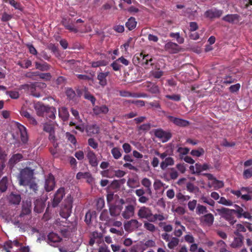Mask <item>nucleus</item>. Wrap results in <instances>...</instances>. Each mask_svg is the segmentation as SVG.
I'll use <instances>...</instances> for the list:
<instances>
[{
  "instance_id": "cd10ccee",
  "label": "nucleus",
  "mask_w": 252,
  "mask_h": 252,
  "mask_svg": "<svg viewBox=\"0 0 252 252\" xmlns=\"http://www.w3.org/2000/svg\"><path fill=\"white\" fill-rule=\"evenodd\" d=\"M59 117L63 121H66L68 120L69 114L67 109L65 107H62L59 109Z\"/></svg>"
},
{
  "instance_id": "864d4df0",
  "label": "nucleus",
  "mask_w": 252,
  "mask_h": 252,
  "mask_svg": "<svg viewBox=\"0 0 252 252\" xmlns=\"http://www.w3.org/2000/svg\"><path fill=\"white\" fill-rule=\"evenodd\" d=\"M99 218L101 220L108 221L110 220V218L109 216L108 212L107 210H104L101 212Z\"/></svg>"
},
{
  "instance_id": "a19ab883",
  "label": "nucleus",
  "mask_w": 252,
  "mask_h": 252,
  "mask_svg": "<svg viewBox=\"0 0 252 252\" xmlns=\"http://www.w3.org/2000/svg\"><path fill=\"white\" fill-rule=\"evenodd\" d=\"M208 212L207 208L200 204H197L196 209V213L198 215H203Z\"/></svg>"
},
{
  "instance_id": "bb28decb",
  "label": "nucleus",
  "mask_w": 252,
  "mask_h": 252,
  "mask_svg": "<svg viewBox=\"0 0 252 252\" xmlns=\"http://www.w3.org/2000/svg\"><path fill=\"white\" fill-rule=\"evenodd\" d=\"M141 184L146 188V192L148 194L151 195L152 191L151 189L152 183L150 179L144 178L141 181Z\"/></svg>"
},
{
  "instance_id": "6e6d98bb",
  "label": "nucleus",
  "mask_w": 252,
  "mask_h": 252,
  "mask_svg": "<svg viewBox=\"0 0 252 252\" xmlns=\"http://www.w3.org/2000/svg\"><path fill=\"white\" fill-rule=\"evenodd\" d=\"M166 98L175 101H180L181 99V95L179 94H173L172 95L167 94L165 95Z\"/></svg>"
},
{
  "instance_id": "6ab92c4d",
  "label": "nucleus",
  "mask_w": 252,
  "mask_h": 252,
  "mask_svg": "<svg viewBox=\"0 0 252 252\" xmlns=\"http://www.w3.org/2000/svg\"><path fill=\"white\" fill-rule=\"evenodd\" d=\"M87 157L90 164L93 167H96L98 165L97 158L95 153L89 148L87 154Z\"/></svg>"
},
{
  "instance_id": "8fccbe9b",
  "label": "nucleus",
  "mask_w": 252,
  "mask_h": 252,
  "mask_svg": "<svg viewBox=\"0 0 252 252\" xmlns=\"http://www.w3.org/2000/svg\"><path fill=\"white\" fill-rule=\"evenodd\" d=\"M19 129L21 131V140L24 143H25L28 141V138L26 135L27 133L26 131V127L23 126H21L20 127H19Z\"/></svg>"
},
{
  "instance_id": "0eeeda50",
  "label": "nucleus",
  "mask_w": 252,
  "mask_h": 252,
  "mask_svg": "<svg viewBox=\"0 0 252 252\" xmlns=\"http://www.w3.org/2000/svg\"><path fill=\"white\" fill-rule=\"evenodd\" d=\"M137 216L139 219H145L150 221L151 218H152L153 214L150 208L145 206H142L139 209L137 212Z\"/></svg>"
},
{
  "instance_id": "a878e982",
  "label": "nucleus",
  "mask_w": 252,
  "mask_h": 252,
  "mask_svg": "<svg viewBox=\"0 0 252 252\" xmlns=\"http://www.w3.org/2000/svg\"><path fill=\"white\" fill-rule=\"evenodd\" d=\"M109 74V72H99L97 74V79L99 81V84L101 86H105L107 85L106 77Z\"/></svg>"
},
{
  "instance_id": "9d476101",
  "label": "nucleus",
  "mask_w": 252,
  "mask_h": 252,
  "mask_svg": "<svg viewBox=\"0 0 252 252\" xmlns=\"http://www.w3.org/2000/svg\"><path fill=\"white\" fill-rule=\"evenodd\" d=\"M55 181L54 176L51 174H49L46 179L44 184V189L47 192L53 190L55 186Z\"/></svg>"
},
{
  "instance_id": "4d7b16f0",
  "label": "nucleus",
  "mask_w": 252,
  "mask_h": 252,
  "mask_svg": "<svg viewBox=\"0 0 252 252\" xmlns=\"http://www.w3.org/2000/svg\"><path fill=\"white\" fill-rule=\"evenodd\" d=\"M105 202L102 198H99L96 200V206L97 210H101L104 206Z\"/></svg>"
},
{
  "instance_id": "c85d7f7f",
  "label": "nucleus",
  "mask_w": 252,
  "mask_h": 252,
  "mask_svg": "<svg viewBox=\"0 0 252 252\" xmlns=\"http://www.w3.org/2000/svg\"><path fill=\"white\" fill-rule=\"evenodd\" d=\"M72 207L65 206L61 209L60 212V216L64 219L68 218L71 215Z\"/></svg>"
},
{
  "instance_id": "680f3d73",
  "label": "nucleus",
  "mask_w": 252,
  "mask_h": 252,
  "mask_svg": "<svg viewBox=\"0 0 252 252\" xmlns=\"http://www.w3.org/2000/svg\"><path fill=\"white\" fill-rule=\"evenodd\" d=\"M219 203L225 205L230 206H231L233 204L232 202L229 200H227L224 197H221L220 198V200L218 201Z\"/></svg>"
},
{
  "instance_id": "473e14b6",
  "label": "nucleus",
  "mask_w": 252,
  "mask_h": 252,
  "mask_svg": "<svg viewBox=\"0 0 252 252\" xmlns=\"http://www.w3.org/2000/svg\"><path fill=\"white\" fill-rule=\"evenodd\" d=\"M174 164V159L171 157H168L165 158V160L160 163V168L162 170H164L168 166L173 165Z\"/></svg>"
},
{
  "instance_id": "de8ad7c7",
  "label": "nucleus",
  "mask_w": 252,
  "mask_h": 252,
  "mask_svg": "<svg viewBox=\"0 0 252 252\" xmlns=\"http://www.w3.org/2000/svg\"><path fill=\"white\" fill-rule=\"evenodd\" d=\"M236 80L231 76H225L222 78L221 82L224 84H230L234 83Z\"/></svg>"
},
{
  "instance_id": "7c9ffc66",
  "label": "nucleus",
  "mask_w": 252,
  "mask_h": 252,
  "mask_svg": "<svg viewBox=\"0 0 252 252\" xmlns=\"http://www.w3.org/2000/svg\"><path fill=\"white\" fill-rule=\"evenodd\" d=\"M35 66L36 69L42 71H47L50 68V65L46 62L39 63L36 62H35Z\"/></svg>"
},
{
  "instance_id": "052dcab7",
  "label": "nucleus",
  "mask_w": 252,
  "mask_h": 252,
  "mask_svg": "<svg viewBox=\"0 0 252 252\" xmlns=\"http://www.w3.org/2000/svg\"><path fill=\"white\" fill-rule=\"evenodd\" d=\"M144 227L147 230H148L152 232H153L155 231V230H156L155 226L153 224L148 222L147 221L145 222L144 223Z\"/></svg>"
},
{
  "instance_id": "49530a36",
  "label": "nucleus",
  "mask_w": 252,
  "mask_h": 252,
  "mask_svg": "<svg viewBox=\"0 0 252 252\" xmlns=\"http://www.w3.org/2000/svg\"><path fill=\"white\" fill-rule=\"evenodd\" d=\"M170 37L172 38H175L179 44H182L184 42V38L181 37L179 32H171L169 34Z\"/></svg>"
},
{
  "instance_id": "3c124183",
  "label": "nucleus",
  "mask_w": 252,
  "mask_h": 252,
  "mask_svg": "<svg viewBox=\"0 0 252 252\" xmlns=\"http://www.w3.org/2000/svg\"><path fill=\"white\" fill-rule=\"evenodd\" d=\"M88 132L92 133L93 134H97L99 131V127L96 125H93L90 126L87 129Z\"/></svg>"
},
{
  "instance_id": "dca6fc26",
  "label": "nucleus",
  "mask_w": 252,
  "mask_h": 252,
  "mask_svg": "<svg viewBox=\"0 0 252 252\" xmlns=\"http://www.w3.org/2000/svg\"><path fill=\"white\" fill-rule=\"evenodd\" d=\"M93 108V113L95 115L100 116V115H105L109 111L108 107L105 105L101 106L94 105Z\"/></svg>"
},
{
  "instance_id": "393cba45",
  "label": "nucleus",
  "mask_w": 252,
  "mask_h": 252,
  "mask_svg": "<svg viewBox=\"0 0 252 252\" xmlns=\"http://www.w3.org/2000/svg\"><path fill=\"white\" fill-rule=\"evenodd\" d=\"M123 207L122 205H112L109 207L110 214L112 217H117L122 212Z\"/></svg>"
},
{
  "instance_id": "338daca9",
  "label": "nucleus",
  "mask_w": 252,
  "mask_h": 252,
  "mask_svg": "<svg viewBox=\"0 0 252 252\" xmlns=\"http://www.w3.org/2000/svg\"><path fill=\"white\" fill-rule=\"evenodd\" d=\"M165 219V218H164V217L161 214H153L152 218H151L150 221L154 222L157 220L161 221L164 220Z\"/></svg>"
},
{
  "instance_id": "774afa93",
  "label": "nucleus",
  "mask_w": 252,
  "mask_h": 252,
  "mask_svg": "<svg viewBox=\"0 0 252 252\" xmlns=\"http://www.w3.org/2000/svg\"><path fill=\"white\" fill-rule=\"evenodd\" d=\"M73 198L68 194L64 200V205L72 207Z\"/></svg>"
},
{
  "instance_id": "a18cd8bd",
  "label": "nucleus",
  "mask_w": 252,
  "mask_h": 252,
  "mask_svg": "<svg viewBox=\"0 0 252 252\" xmlns=\"http://www.w3.org/2000/svg\"><path fill=\"white\" fill-rule=\"evenodd\" d=\"M177 152L179 154L181 158H183V156L187 155L189 152V149L187 147H179Z\"/></svg>"
},
{
  "instance_id": "4be33fe9",
  "label": "nucleus",
  "mask_w": 252,
  "mask_h": 252,
  "mask_svg": "<svg viewBox=\"0 0 252 252\" xmlns=\"http://www.w3.org/2000/svg\"><path fill=\"white\" fill-rule=\"evenodd\" d=\"M235 207L236 209H234V212L237 214L238 218H240L242 217L246 219H251L252 218L251 214L248 212L244 211L242 208L237 205H235Z\"/></svg>"
},
{
  "instance_id": "f03ea898",
  "label": "nucleus",
  "mask_w": 252,
  "mask_h": 252,
  "mask_svg": "<svg viewBox=\"0 0 252 252\" xmlns=\"http://www.w3.org/2000/svg\"><path fill=\"white\" fill-rule=\"evenodd\" d=\"M34 170L30 167L24 168L20 171L19 180L20 185L27 186L31 182L34 180Z\"/></svg>"
},
{
  "instance_id": "39448f33",
  "label": "nucleus",
  "mask_w": 252,
  "mask_h": 252,
  "mask_svg": "<svg viewBox=\"0 0 252 252\" xmlns=\"http://www.w3.org/2000/svg\"><path fill=\"white\" fill-rule=\"evenodd\" d=\"M65 195V189L63 187L59 188L55 192L54 198L52 200V206L53 208L57 207Z\"/></svg>"
},
{
  "instance_id": "72a5a7b5",
  "label": "nucleus",
  "mask_w": 252,
  "mask_h": 252,
  "mask_svg": "<svg viewBox=\"0 0 252 252\" xmlns=\"http://www.w3.org/2000/svg\"><path fill=\"white\" fill-rule=\"evenodd\" d=\"M21 197L20 194L12 193L9 195V201L11 204L18 205L21 202Z\"/></svg>"
},
{
  "instance_id": "2eb2a0df",
  "label": "nucleus",
  "mask_w": 252,
  "mask_h": 252,
  "mask_svg": "<svg viewBox=\"0 0 252 252\" xmlns=\"http://www.w3.org/2000/svg\"><path fill=\"white\" fill-rule=\"evenodd\" d=\"M27 186L29 187L31 194L41 195L44 192L42 189H40L39 186L35 182L34 180L31 182Z\"/></svg>"
},
{
  "instance_id": "bf43d9fd",
  "label": "nucleus",
  "mask_w": 252,
  "mask_h": 252,
  "mask_svg": "<svg viewBox=\"0 0 252 252\" xmlns=\"http://www.w3.org/2000/svg\"><path fill=\"white\" fill-rule=\"evenodd\" d=\"M243 177L245 179H248L252 177V167L247 169H245L243 173Z\"/></svg>"
},
{
  "instance_id": "79ce46f5",
  "label": "nucleus",
  "mask_w": 252,
  "mask_h": 252,
  "mask_svg": "<svg viewBox=\"0 0 252 252\" xmlns=\"http://www.w3.org/2000/svg\"><path fill=\"white\" fill-rule=\"evenodd\" d=\"M111 153L113 158L116 159H119L122 157V153L120 149L118 147L113 148L111 150Z\"/></svg>"
},
{
  "instance_id": "20e7f679",
  "label": "nucleus",
  "mask_w": 252,
  "mask_h": 252,
  "mask_svg": "<svg viewBox=\"0 0 252 252\" xmlns=\"http://www.w3.org/2000/svg\"><path fill=\"white\" fill-rule=\"evenodd\" d=\"M121 205H126L125 209L122 212V216L125 219H129L134 215L135 206L134 205L127 203L124 199H121L119 200Z\"/></svg>"
},
{
  "instance_id": "aec40b11",
  "label": "nucleus",
  "mask_w": 252,
  "mask_h": 252,
  "mask_svg": "<svg viewBox=\"0 0 252 252\" xmlns=\"http://www.w3.org/2000/svg\"><path fill=\"white\" fill-rule=\"evenodd\" d=\"M146 192V190L145 191L143 188L137 189L135 190V194L139 197L138 201L140 203H146L149 201V197L144 195Z\"/></svg>"
},
{
  "instance_id": "9b49d317",
  "label": "nucleus",
  "mask_w": 252,
  "mask_h": 252,
  "mask_svg": "<svg viewBox=\"0 0 252 252\" xmlns=\"http://www.w3.org/2000/svg\"><path fill=\"white\" fill-rule=\"evenodd\" d=\"M234 234L236 237H234L233 241L231 243L230 245L231 247L234 249L241 247L243 245L244 236L238 232H234Z\"/></svg>"
},
{
  "instance_id": "6e6552de",
  "label": "nucleus",
  "mask_w": 252,
  "mask_h": 252,
  "mask_svg": "<svg viewBox=\"0 0 252 252\" xmlns=\"http://www.w3.org/2000/svg\"><path fill=\"white\" fill-rule=\"evenodd\" d=\"M45 240L50 246L57 247L58 243L62 240V238L58 234L52 232L47 235V239L45 238Z\"/></svg>"
},
{
  "instance_id": "4468645a",
  "label": "nucleus",
  "mask_w": 252,
  "mask_h": 252,
  "mask_svg": "<svg viewBox=\"0 0 252 252\" xmlns=\"http://www.w3.org/2000/svg\"><path fill=\"white\" fill-rule=\"evenodd\" d=\"M200 221L204 225L208 226H211L214 223V216L210 213H207L200 218Z\"/></svg>"
},
{
  "instance_id": "c9c22d12",
  "label": "nucleus",
  "mask_w": 252,
  "mask_h": 252,
  "mask_svg": "<svg viewBox=\"0 0 252 252\" xmlns=\"http://www.w3.org/2000/svg\"><path fill=\"white\" fill-rule=\"evenodd\" d=\"M196 173H200L203 171L207 170L209 168V165L207 163L201 164L199 163H197L195 164Z\"/></svg>"
},
{
  "instance_id": "4c0bfd02",
  "label": "nucleus",
  "mask_w": 252,
  "mask_h": 252,
  "mask_svg": "<svg viewBox=\"0 0 252 252\" xmlns=\"http://www.w3.org/2000/svg\"><path fill=\"white\" fill-rule=\"evenodd\" d=\"M32 74L38 76L40 79H43L45 81H49L51 78L50 73H39L38 72H33Z\"/></svg>"
},
{
  "instance_id": "37998d69",
  "label": "nucleus",
  "mask_w": 252,
  "mask_h": 252,
  "mask_svg": "<svg viewBox=\"0 0 252 252\" xmlns=\"http://www.w3.org/2000/svg\"><path fill=\"white\" fill-rule=\"evenodd\" d=\"M205 151L202 148H199L197 150H192L190 152V155L193 157H200L203 155Z\"/></svg>"
},
{
  "instance_id": "2f4dec72",
  "label": "nucleus",
  "mask_w": 252,
  "mask_h": 252,
  "mask_svg": "<svg viewBox=\"0 0 252 252\" xmlns=\"http://www.w3.org/2000/svg\"><path fill=\"white\" fill-rule=\"evenodd\" d=\"M137 25V22L134 17H131L126 23V27L129 31H131L135 28Z\"/></svg>"
},
{
  "instance_id": "b1692460",
  "label": "nucleus",
  "mask_w": 252,
  "mask_h": 252,
  "mask_svg": "<svg viewBox=\"0 0 252 252\" xmlns=\"http://www.w3.org/2000/svg\"><path fill=\"white\" fill-rule=\"evenodd\" d=\"M48 107V106H45L39 102L36 103L34 106L36 114L38 116H43L46 112Z\"/></svg>"
},
{
  "instance_id": "f257e3e1",
  "label": "nucleus",
  "mask_w": 252,
  "mask_h": 252,
  "mask_svg": "<svg viewBox=\"0 0 252 252\" xmlns=\"http://www.w3.org/2000/svg\"><path fill=\"white\" fill-rule=\"evenodd\" d=\"M132 60L135 65L139 64L146 68H149L150 66L153 65L152 56L149 54H143V53L135 54Z\"/></svg>"
},
{
  "instance_id": "e2e57ef3",
  "label": "nucleus",
  "mask_w": 252,
  "mask_h": 252,
  "mask_svg": "<svg viewBox=\"0 0 252 252\" xmlns=\"http://www.w3.org/2000/svg\"><path fill=\"white\" fill-rule=\"evenodd\" d=\"M66 94L69 99H73L76 96L75 91L71 88H68L66 91Z\"/></svg>"
},
{
  "instance_id": "412c9836",
  "label": "nucleus",
  "mask_w": 252,
  "mask_h": 252,
  "mask_svg": "<svg viewBox=\"0 0 252 252\" xmlns=\"http://www.w3.org/2000/svg\"><path fill=\"white\" fill-rule=\"evenodd\" d=\"M20 114L22 116L26 118L31 125L33 126H36L37 125V122L34 117L31 115L26 110L22 109L20 111Z\"/></svg>"
},
{
  "instance_id": "f8f14e48",
  "label": "nucleus",
  "mask_w": 252,
  "mask_h": 252,
  "mask_svg": "<svg viewBox=\"0 0 252 252\" xmlns=\"http://www.w3.org/2000/svg\"><path fill=\"white\" fill-rule=\"evenodd\" d=\"M222 14V10L213 8L207 10L204 13V16L206 18L212 19L216 18H220Z\"/></svg>"
},
{
  "instance_id": "58836bf2",
  "label": "nucleus",
  "mask_w": 252,
  "mask_h": 252,
  "mask_svg": "<svg viewBox=\"0 0 252 252\" xmlns=\"http://www.w3.org/2000/svg\"><path fill=\"white\" fill-rule=\"evenodd\" d=\"M8 179L6 177H4L0 181V190L3 192L7 189Z\"/></svg>"
},
{
  "instance_id": "c03bdc74",
  "label": "nucleus",
  "mask_w": 252,
  "mask_h": 252,
  "mask_svg": "<svg viewBox=\"0 0 252 252\" xmlns=\"http://www.w3.org/2000/svg\"><path fill=\"white\" fill-rule=\"evenodd\" d=\"M43 130L49 133L55 131L53 124L48 123H45L43 126Z\"/></svg>"
},
{
  "instance_id": "09e8293b",
  "label": "nucleus",
  "mask_w": 252,
  "mask_h": 252,
  "mask_svg": "<svg viewBox=\"0 0 252 252\" xmlns=\"http://www.w3.org/2000/svg\"><path fill=\"white\" fill-rule=\"evenodd\" d=\"M62 23L64 28L69 31L73 32L75 33H77L78 32V30L77 28H75L73 26L66 23L65 21H62Z\"/></svg>"
},
{
  "instance_id": "f704fd0d",
  "label": "nucleus",
  "mask_w": 252,
  "mask_h": 252,
  "mask_svg": "<svg viewBox=\"0 0 252 252\" xmlns=\"http://www.w3.org/2000/svg\"><path fill=\"white\" fill-rule=\"evenodd\" d=\"M56 110L55 107L48 106L46 111V117L47 118L50 119H54L56 117L55 114Z\"/></svg>"
},
{
  "instance_id": "ddd939ff",
  "label": "nucleus",
  "mask_w": 252,
  "mask_h": 252,
  "mask_svg": "<svg viewBox=\"0 0 252 252\" xmlns=\"http://www.w3.org/2000/svg\"><path fill=\"white\" fill-rule=\"evenodd\" d=\"M164 49L170 54H176L180 51L181 48L177 44L170 41L165 44Z\"/></svg>"
},
{
  "instance_id": "ea45409f",
  "label": "nucleus",
  "mask_w": 252,
  "mask_h": 252,
  "mask_svg": "<svg viewBox=\"0 0 252 252\" xmlns=\"http://www.w3.org/2000/svg\"><path fill=\"white\" fill-rule=\"evenodd\" d=\"M84 97L86 99L90 101L93 106H94L95 105L96 98L89 92L87 91H85L84 93Z\"/></svg>"
},
{
  "instance_id": "0e129e2a",
  "label": "nucleus",
  "mask_w": 252,
  "mask_h": 252,
  "mask_svg": "<svg viewBox=\"0 0 252 252\" xmlns=\"http://www.w3.org/2000/svg\"><path fill=\"white\" fill-rule=\"evenodd\" d=\"M151 127V126L150 123L144 124L139 126L138 127V130L139 131H147L150 129Z\"/></svg>"
},
{
  "instance_id": "a211bd4d",
  "label": "nucleus",
  "mask_w": 252,
  "mask_h": 252,
  "mask_svg": "<svg viewBox=\"0 0 252 252\" xmlns=\"http://www.w3.org/2000/svg\"><path fill=\"white\" fill-rule=\"evenodd\" d=\"M167 118L176 126L186 127L189 125V122L184 119L175 118L172 116H167Z\"/></svg>"
},
{
  "instance_id": "423d86ee",
  "label": "nucleus",
  "mask_w": 252,
  "mask_h": 252,
  "mask_svg": "<svg viewBox=\"0 0 252 252\" xmlns=\"http://www.w3.org/2000/svg\"><path fill=\"white\" fill-rule=\"evenodd\" d=\"M37 87L36 84L32 83L30 84H26L22 85L20 86V90H24L26 91H28L30 94L35 97H39L40 94L39 92L36 90Z\"/></svg>"
},
{
  "instance_id": "f3484780",
  "label": "nucleus",
  "mask_w": 252,
  "mask_h": 252,
  "mask_svg": "<svg viewBox=\"0 0 252 252\" xmlns=\"http://www.w3.org/2000/svg\"><path fill=\"white\" fill-rule=\"evenodd\" d=\"M45 200L41 198L36 199L34 201V211L37 213H42L45 206Z\"/></svg>"
},
{
  "instance_id": "1a4fd4ad",
  "label": "nucleus",
  "mask_w": 252,
  "mask_h": 252,
  "mask_svg": "<svg viewBox=\"0 0 252 252\" xmlns=\"http://www.w3.org/2000/svg\"><path fill=\"white\" fill-rule=\"evenodd\" d=\"M155 135L156 137L161 139L163 143L167 142L172 137L170 132L164 131L161 128L155 130Z\"/></svg>"
},
{
  "instance_id": "13d9d810",
  "label": "nucleus",
  "mask_w": 252,
  "mask_h": 252,
  "mask_svg": "<svg viewBox=\"0 0 252 252\" xmlns=\"http://www.w3.org/2000/svg\"><path fill=\"white\" fill-rule=\"evenodd\" d=\"M91 177V175L89 172H78L76 175V178L77 179L89 178Z\"/></svg>"
},
{
  "instance_id": "c756f323",
  "label": "nucleus",
  "mask_w": 252,
  "mask_h": 252,
  "mask_svg": "<svg viewBox=\"0 0 252 252\" xmlns=\"http://www.w3.org/2000/svg\"><path fill=\"white\" fill-rule=\"evenodd\" d=\"M23 158V156L21 154H16L13 155L9 160V164L13 166L15 164L21 161Z\"/></svg>"
},
{
  "instance_id": "5701e85b",
  "label": "nucleus",
  "mask_w": 252,
  "mask_h": 252,
  "mask_svg": "<svg viewBox=\"0 0 252 252\" xmlns=\"http://www.w3.org/2000/svg\"><path fill=\"white\" fill-rule=\"evenodd\" d=\"M222 20L229 23L233 24L239 22L240 16L237 14H227L222 18Z\"/></svg>"
},
{
  "instance_id": "e433bc0d",
  "label": "nucleus",
  "mask_w": 252,
  "mask_h": 252,
  "mask_svg": "<svg viewBox=\"0 0 252 252\" xmlns=\"http://www.w3.org/2000/svg\"><path fill=\"white\" fill-rule=\"evenodd\" d=\"M179 242L180 240L178 238L173 237L171 238V240L168 242L167 246L170 249L173 250L178 245Z\"/></svg>"
},
{
  "instance_id": "69168bd1",
  "label": "nucleus",
  "mask_w": 252,
  "mask_h": 252,
  "mask_svg": "<svg viewBox=\"0 0 252 252\" xmlns=\"http://www.w3.org/2000/svg\"><path fill=\"white\" fill-rule=\"evenodd\" d=\"M202 201L204 203H207L211 206H214L215 202L211 198H208L206 196H202L201 198Z\"/></svg>"
},
{
  "instance_id": "5fc2aeb1",
  "label": "nucleus",
  "mask_w": 252,
  "mask_h": 252,
  "mask_svg": "<svg viewBox=\"0 0 252 252\" xmlns=\"http://www.w3.org/2000/svg\"><path fill=\"white\" fill-rule=\"evenodd\" d=\"M66 137L68 141L71 143L73 145L76 146L77 140L74 135L69 132H66Z\"/></svg>"
},
{
  "instance_id": "603ef678",
  "label": "nucleus",
  "mask_w": 252,
  "mask_h": 252,
  "mask_svg": "<svg viewBox=\"0 0 252 252\" xmlns=\"http://www.w3.org/2000/svg\"><path fill=\"white\" fill-rule=\"evenodd\" d=\"M150 74L155 78L159 79L163 75V72L158 69V70L151 71Z\"/></svg>"
},
{
  "instance_id": "7ed1b4c3",
  "label": "nucleus",
  "mask_w": 252,
  "mask_h": 252,
  "mask_svg": "<svg viewBox=\"0 0 252 252\" xmlns=\"http://www.w3.org/2000/svg\"><path fill=\"white\" fill-rule=\"evenodd\" d=\"M219 214L222 218L228 221L231 225L234 224L236 220L234 216V209H230L226 208H222L217 210Z\"/></svg>"
}]
</instances>
